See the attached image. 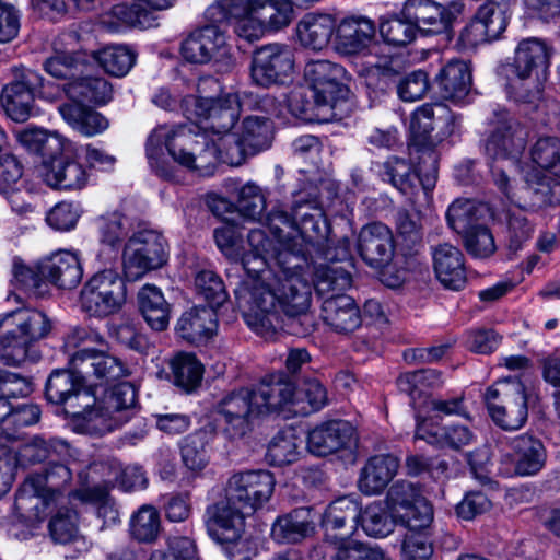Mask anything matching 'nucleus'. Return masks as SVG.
<instances>
[{"mask_svg": "<svg viewBox=\"0 0 560 560\" xmlns=\"http://www.w3.org/2000/svg\"><path fill=\"white\" fill-rule=\"evenodd\" d=\"M234 293L246 324L265 339L279 331L306 336L314 330V316L308 312L312 285L306 276L247 279Z\"/></svg>", "mask_w": 560, "mask_h": 560, "instance_id": "1", "label": "nucleus"}, {"mask_svg": "<svg viewBox=\"0 0 560 560\" xmlns=\"http://www.w3.org/2000/svg\"><path fill=\"white\" fill-rule=\"evenodd\" d=\"M45 394L48 401L67 405V411L96 434L120 428L135 416L137 409V390L132 384L119 383L97 398L82 376L70 366L69 370L51 372Z\"/></svg>", "mask_w": 560, "mask_h": 560, "instance_id": "2", "label": "nucleus"}, {"mask_svg": "<svg viewBox=\"0 0 560 560\" xmlns=\"http://www.w3.org/2000/svg\"><path fill=\"white\" fill-rule=\"evenodd\" d=\"M273 489L275 478L267 470L234 474L226 483L225 500L208 508L207 525L221 539H234L244 526L245 516L262 506Z\"/></svg>", "mask_w": 560, "mask_h": 560, "instance_id": "3", "label": "nucleus"}, {"mask_svg": "<svg viewBox=\"0 0 560 560\" xmlns=\"http://www.w3.org/2000/svg\"><path fill=\"white\" fill-rule=\"evenodd\" d=\"M208 90H219V83L212 77L201 78L198 81V95L186 96L183 100V107L189 118L203 119L202 129L210 130L214 136L230 132L243 108L257 109L267 114L276 109V101L269 95L229 93L214 98L208 94Z\"/></svg>", "mask_w": 560, "mask_h": 560, "instance_id": "4", "label": "nucleus"}, {"mask_svg": "<svg viewBox=\"0 0 560 560\" xmlns=\"http://www.w3.org/2000/svg\"><path fill=\"white\" fill-rule=\"evenodd\" d=\"M196 124L176 126L166 131L164 128L155 129L148 138L147 155L151 167L164 178L172 174L159 160L161 143L164 140L170 155L175 162L189 170L208 173L217 164L218 150L210 145V139L200 132Z\"/></svg>", "mask_w": 560, "mask_h": 560, "instance_id": "5", "label": "nucleus"}, {"mask_svg": "<svg viewBox=\"0 0 560 560\" xmlns=\"http://www.w3.org/2000/svg\"><path fill=\"white\" fill-rule=\"evenodd\" d=\"M454 121V115L442 103L424 104L412 114L410 149L419 154L421 180L425 191L433 189L438 180L439 156L434 147L440 138L433 137L432 131L440 127L443 135L452 133Z\"/></svg>", "mask_w": 560, "mask_h": 560, "instance_id": "6", "label": "nucleus"}, {"mask_svg": "<svg viewBox=\"0 0 560 560\" xmlns=\"http://www.w3.org/2000/svg\"><path fill=\"white\" fill-rule=\"evenodd\" d=\"M51 323L42 311L19 307L0 315V360L20 365L27 357L30 346L45 338Z\"/></svg>", "mask_w": 560, "mask_h": 560, "instance_id": "7", "label": "nucleus"}, {"mask_svg": "<svg viewBox=\"0 0 560 560\" xmlns=\"http://www.w3.org/2000/svg\"><path fill=\"white\" fill-rule=\"evenodd\" d=\"M492 182L509 201L522 208L537 210L560 203V178L544 171L527 172L525 185L518 188L510 170L492 166Z\"/></svg>", "mask_w": 560, "mask_h": 560, "instance_id": "8", "label": "nucleus"}, {"mask_svg": "<svg viewBox=\"0 0 560 560\" xmlns=\"http://www.w3.org/2000/svg\"><path fill=\"white\" fill-rule=\"evenodd\" d=\"M526 145V133L520 122L506 110H497L489 122L488 136L485 140V153L493 161L490 165L516 171V161Z\"/></svg>", "mask_w": 560, "mask_h": 560, "instance_id": "9", "label": "nucleus"}, {"mask_svg": "<svg viewBox=\"0 0 560 560\" xmlns=\"http://www.w3.org/2000/svg\"><path fill=\"white\" fill-rule=\"evenodd\" d=\"M483 399L493 422L503 430L521 429L528 417L525 385L518 378H504L489 386Z\"/></svg>", "mask_w": 560, "mask_h": 560, "instance_id": "10", "label": "nucleus"}, {"mask_svg": "<svg viewBox=\"0 0 560 560\" xmlns=\"http://www.w3.org/2000/svg\"><path fill=\"white\" fill-rule=\"evenodd\" d=\"M293 212L298 221L296 240L313 247L325 260L349 257L346 244L334 248L329 245V225L317 199L299 197L293 202Z\"/></svg>", "mask_w": 560, "mask_h": 560, "instance_id": "11", "label": "nucleus"}, {"mask_svg": "<svg viewBox=\"0 0 560 560\" xmlns=\"http://www.w3.org/2000/svg\"><path fill=\"white\" fill-rule=\"evenodd\" d=\"M166 260V240L155 230L137 231L125 244L122 266L129 280H137L149 271L161 268Z\"/></svg>", "mask_w": 560, "mask_h": 560, "instance_id": "12", "label": "nucleus"}, {"mask_svg": "<svg viewBox=\"0 0 560 560\" xmlns=\"http://www.w3.org/2000/svg\"><path fill=\"white\" fill-rule=\"evenodd\" d=\"M126 284L120 275L112 269L95 273L82 288L80 305L93 317H107L117 313L126 302Z\"/></svg>", "mask_w": 560, "mask_h": 560, "instance_id": "13", "label": "nucleus"}, {"mask_svg": "<svg viewBox=\"0 0 560 560\" xmlns=\"http://www.w3.org/2000/svg\"><path fill=\"white\" fill-rule=\"evenodd\" d=\"M213 413L223 422V431L230 439L245 436L260 417L252 388L247 387L224 394L214 404Z\"/></svg>", "mask_w": 560, "mask_h": 560, "instance_id": "14", "label": "nucleus"}, {"mask_svg": "<svg viewBox=\"0 0 560 560\" xmlns=\"http://www.w3.org/2000/svg\"><path fill=\"white\" fill-rule=\"evenodd\" d=\"M43 77L28 68L13 70V79L3 86L2 106L14 121H26L35 113V94L43 86Z\"/></svg>", "mask_w": 560, "mask_h": 560, "instance_id": "15", "label": "nucleus"}, {"mask_svg": "<svg viewBox=\"0 0 560 560\" xmlns=\"http://www.w3.org/2000/svg\"><path fill=\"white\" fill-rule=\"evenodd\" d=\"M462 1L442 5L432 0H407L401 15L410 21L417 32L441 34L450 30L453 22L464 12Z\"/></svg>", "mask_w": 560, "mask_h": 560, "instance_id": "16", "label": "nucleus"}, {"mask_svg": "<svg viewBox=\"0 0 560 560\" xmlns=\"http://www.w3.org/2000/svg\"><path fill=\"white\" fill-rule=\"evenodd\" d=\"M71 368L82 376L90 388L92 385H108L130 374L126 363L103 347L94 352L83 350L74 354L71 359Z\"/></svg>", "mask_w": 560, "mask_h": 560, "instance_id": "17", "label": "nucleus"}, {"mask_svg": "<svg viewBox=\"0 0 560 560\" xmlns=\"http://www.w3.org/2000/svg\"><path fill=\"white\" fill-rule=\"evenodd\" d=\"M553 49L545 40L537 37H529L521 40L514 51L513 61L503 66L510 84L525 81L532 77L538 80L545 77L550 66Z\"/></svg>", "mask_w": 560, "mask_h": 560, "instance_id": "18", "label": "nucleus"}, {"mask_svg": "<svg viewBox=\"0 0 560 560\" xmlns=\"http://www.w3.org/2000/svg\"><path fill=\"white\" fill-rule=\"evenodd\" d=\"M292 50L280 44H269L257 49L253 56L250 77L255 84L268 88L283 83L293 72Z\"/></svg>", "mask_w": 560, "mask_h": 560, "instance_id": "19", "label": "nucleus"}, {"mask_svg": "<svg viewBox=\"0 0 560 560\" xmlns=\"http://www.w3.org/2000/svg\"><path fill=\"white\" fill-rule=\"evenodd\" d=\"M42 176L48 186L63 190H80L89 180L85 167L74 159L72 144L68 141L62 153L45 160Z\"/></svg>", "mask_w": 560, "mask_h": 560, "instance_id": "20", "label": "nucleus"}, {"mask_svg": "<svg viewBox=\"0 0 560 560\" xmlns=\"http://www.w3.org/2000/svg\"><path fill=\"white\" fill-rule=\"evenodd\" d=\"M360 508L349 498H339L325 511L323 527L324 541L320 545H340L352 541L351 536L358 528Z\"/></svg>", "mask_w": 560, "mask_h": 560, "instance_id": "21", "label": "nucleus"}, {"mask_svg": "<svg viewBox=\"0 0 560 560\" xmlns=\"http://www.w3.org/2000/svg\"><path fill=\"white\" fill-rule=\"evenodd\" d=\"M304 75L310 83L312 97L320 105H332L343 94L341 82L345 69L328 60H311L306 63Z\"/></svg>", "mask_w": 560, "mask_h": 560, "instance_id": "22", "label": "nucleus"}, {"mask_svg": "<svg viewBox=\"0 0 560 560\" xmlns=\"http://www.w3.org/2000/svg\"><path fill=\"white\" fill-rule=\"evenodd\" d=\"M358 249L361 258L370 267L376 269L387 267L395 253L392 230L381 222L364 225L359 233Z\"/></svg>", "mask_w": 560, "mask_h": 560, "instance_id": "23", "label": "nucleus"}, {"mask_svg": "<svg viewBox=\"0 0 560 560\" xmlns=\"http://www.w3.org/2000/svg\"><path fill=\"white\" fill-rule=\"evenodd\" d=\"M260 417L288 409L299 402L295 385L284 375H270L252 388Z\"/></svg>", "mask_w": 560, "mask_h": 560, "instance_id": "24", "label": "nucleus"}, {"mask_svg": "<svg viewBox=\"0 0 560 560\" xmlns=\"http://www.w3.org/2000/svg\"><path fill=\"white\" fill-rule=\"evenodd\" d=\"M324 323L336 334L351 335L362 326V315L353 298L331 294L322 304Z\"/></svg>", "mask_w": 560, "mask_h": 560, "instance_id": "25", "label": "nucleus"}, {"mask_svg": "<svg viewBox=\"0 0 560 560\" xmlns=\"http://www.w3.org/2000/svg\"><path fill=\"white\" fill-rule=\"evenodd\" d=\"M354 428L345 420H330L316 425L308 432L310 452L326 456L339 452L352 443Z\"/></svg>", "mask_w": 560, "mask_h": 560, "instance_id": "26", "label": "nucleus"}, {"mask_svg": "<svg viewBox=\"0 0 560 560\" xmlns=\"http://www.w3.org/2000/svg\"><path fill=\"white\" fill-rule=\"evenodd\" d=\"M419 154H417V171L412 165L400 158L390 156L383 164L380 175L383 180L388 182L401 194L408 196L413 202L417 201L419 194L422 192L425 201L430 198L432 189L425 191L420 174Z\"/></svg>", "mask_w": 560, "mask_h": 560, "instance_id": "27", "label": "nucleus"}, {"mask_svg": "<svg viewBox=\"0 0 560 560\" xmlns=\"http://www.w3.org/2000/svg\"><path fill=\"white\" fill-rule=\"evenodd\" d=\"M38 479L27 477L19 488L14 500V512L21 522L33 526L43 522L55 501L36 483Z\"/></svg>", "mask_w": 560, "mask_h": 560, "instance_id": "28", "label": "nucleus"}, {"mask_svg": "<svg viewBox=\"0 0 560 560\" xmlns=\"http://www.w3.org/2000/svg\"><path fill=\"white\" fill-rule=\"evenodd\" d=\"M433 269L438 280L450 290L459 291L466 284L464 255L448 243L432 247Z\"/></svg>", "mask_w": 560, "mask_h": 560, "instance_id": "29", "label": "nucleus"}, {"mask_svg": "<svg viewBox=\"0 0 560 560\" xmlns=\"http://www.w3.org/2000/svg\"><path fill=\"white\" fill-rule=\"evenodd\" d=\"M375 34L374 23L364 16H348L336 24L334 44L343 55H354L365 49Z\"/></svg>", "mask_w": 560, "mask_h": 560, "instance_id": "30", "label": "nucleus"}, {"mask_svg": "<svg viewBox=\"0 0 560 560\" xmlns=\"http://www.w3.org/2000/svg\"><path fill=\"white\" fill-rule=\"evenodd\" d=\"M40 275L59 289L75 288L83 276L75 254L60 250L39 262Z\"/></svg>", "mask_w": 560, "mask_h": 560, "instance_id": "31", "label": "nucleus"}, {"mask_svg": "<svg viewBox=\"0 0 560 560\" xmlns=\"http://www.w3.org/2000/svg\"><path fill=\"white\" fill-rule=\"evenodd\" d=\"M225 45L224 34L215 25L195 30L182 43V56L191 63L209 62Z\"/></svg>", "mask_w": 560, "mask_h": 560, "instance_id": "32", "label": "nucleus"}, {"mask_svg": "<svg viewBox=\"0 0 560 560\" xmlns=\"http://www.w3.org/2000/svg\"><path fill=\"white\" fill-rule=\"evenodd\" d=\"M398 467V458L394 455L380 454L370 457L361 469L359 489L368 495L381 493L392 481Z\"/></svg>", "mask_w": 560, "mask_h": 560, "instance_id": "33", "label": "nucleus"}, {"mask_svg": "<svg viewBox=\"0 0 560 560\" xmlns=\"http://www.w3.org/2000/svg\"><path fill=\"white\" fill-rule=\"evenodd\" d=\"M71 456L72 448L66 441L35 435L20 447L15 462L23 466H32L45 462L52 463L55 459H67Z\"/></svg>", "mask_w": 560, "mask_h": 560, "instance_id": "34", "label": "nucleus"}, {"mask_svg": "<svg viewBox=\"0 0 560 560\" xmlns=\"http://www.w3.org/2000/svg\"><path fill=\"white\" fill-rule=\"evenodd\" d=\"M310 508H299L278 516L271 527V537L279 544H295L314 533Z\"/></svg>", "mask_w": 560, "mask_h": 560, "instance_id": "35", "label": "nucleus"}, {"mask_svg": "<svg viewBox=\"0 0 560 560\" xmlns=\"http://www.w3.org/2000/svg\"><path fill=\"white\" fill-rule=\"evenodd\" d=\"M415 436L432 445L450 446L455 450L469 445L474 440V433L466 425L441 428L434 424L432 419L420 420L419 416Z\"/></svg>", "mask_w": 560, "mask_h": 560, "instance_id": "36", "label": "nucleus"}, {"mask_svg": "<svg viewBox=\"0 0 560 560\" xmlns=\"http://www.w3.org/2000/svg\"><path fill=\"white\" fill-rule=\"evenodd\" d=\"M217 327L218 319L213 308L195 306L179 317L176 331L182 339L197 343L212 337Z\"/></svg>", "mask_w": 560, "mask_h": 560, "instance_id": "37", "label": "nucleus"}, {"mask_svg": "<svg viewBox=\"0 0 560 560\" xmlns=\"http://www.w3.org/2000/svg\"><path fill=\"white\" fill-rule=\"evenodd\" d=\"M307 246L299 240L279 243L273 256V269L266 270L259 278L270 275H272L271 278L306 276L304 272L308 267L306 254L310 253Z\"/></svg>", "mask_w": 560, "mask_h": 560, "instance_id": "38", "label": "nucleus"}, {"mask_svg": "<svg viewBox=\"0 0 560 560\" xmlns=\"http://www.w3.org/2000/svg\"><path fill=\"white\" fill-rule=\"evenodd\" d=\"M312 560H387L382 548L358 540L340 545H318L310 553Z\"/></svg>", "mask_w": 560, "mask_h": 560, "instance_id": "39", "label": "nucleus"}, {"mask_svg": "<svg viewBox=\"0 0 560 560\" xmlns=\"http://www.w3.org/2000/svg\"><path fill=\"white\" fill-rule=\"evenodd\" d=\"M436 82L443 98L462 102L471 89L470 67L463 60H452L441 69Z\"/></svg>", "mask_w": 560, "mask_h": 560, "instance_id": "40", "label": "nucleus"}, {"mask_svg": "<svg viewBox=\"0 0 560 560\" xmlns=\"http://www.w3.org/2000/svg\"><path fill=\"white\" fill-rule=\"evenodd\" d=\"M442 385V373L433 369L407 372L397 378L399 390L410 397L415 409L424 406L430 400L429 392Z\"/></svg>", "mask_w": 560, "mask_h": 560, "instance_id": "41", "label": "nucleus"}, {"mask_svg": "<svg viewBox=\"0 0 560 560\" xmlns=\"http://www.w3.org/2000/svg\"><path fill=\"white\" fill-rule=\"evenodd\" d=\"M336 21L330 14H306L296 26L300 43L313 50L325 48L336 35Z\"/></svg>", "mask_w": 560, "mask_h": 560, "instance_id": "42", "label": "nucleus"}, {"mask_svg": "<svg viewBox=\"0 0 560 560\" xmlns=\"http://www.w3.org/2000/svg\"><path fill=\"white\" fill-rule=\"evenodd\" d=\"M514 453L515 470L521 476H532L541 470L546 463V450L540 440L522 434L511 442Z\"/></svg>", "mask_w": 560, "mask_h": 560, "instance_id": "43", "label": "nucleus"}, {"mask_svg": "<svg viewBox=\"0 0 560 560\" xmlns=\"http://www.w3.org/2000/svg\"><path fill=\"white\" fill-rule=\"evenodd\" d=\"M58 110L68 125L86 137L103 132L109 125L105 116L80 102L63 103Z\"/></svg>", "mask_w": 560, "mask_h": 560, "instance_id": "44", "label": "nucleus"}, {"mask_svg": "<svg viewBox=\"0 0 560 560\" xmlns=\"http://www.w3.org/2000/svg\"><path fill=\"white\" fill-rule=\"evenodd\" d=\"M138 304L143 318L152 329L162 331L167 327L171 308L158 287L144 284L138 292Z\"/></svg>", "mask_w": 560, "mask_h": 560, "instance_id": "45", "label": "nucleus"}, {"mask_svg": "<svg viewBox=\"0 0 560 560\" xmlns=\"http://www.w3.org/2000/svg\"><path fill=\"white\" fill-rule=\"evenodd\" d=\"M65 94L72 102L89 101L98 105L108 103L113 97V86L101 77H78L62 86Z\"/></svg>", "mask_w": 560, "mask_h": 560, "instance_id": "46", "label": "nucleus"}, {"mask_svg": "<svg viewBox=\"0 0 560 560\" xmlns=\"http://www.w3.org/2000/svg\"><path fill=\"white\" fill-rule=\"evenodd\" d=\"M248 249L242 254L241 268L247 272L248 279L259 278L266 272L271 241L262 230H250L247 235Z\"/></svg>", "mask_w": 560, "mask_h": 560, "instance_id": "47", "label": "nucleus"}, {"mask_svg": "<svg viewBox=\"0 0 560 560\" xmlns=\"http://www.w3.org/2000/svg\"><path fill=\"white\" fill-rule=\"evenodd\" d=\"M20 144L27 151L38 154L45 160L62 153L67 142L57 133H50L42 128H24L15 132Z\"/></svg>", "mask_w": 560, "mask_h": 560, "instance_id": "48", "label": "nucleus"}, {"mask_svg": "<svg viewBox=\"0 0 560 560\" xmlns=\"http://www.w3.org/2000/svg\"><path fill=\"white\" fill-rule=\"evenodd\" d=\"M168 365L173 383L186 393L195 390L200 385L203 366L195 354L179 352L170 360Z\"/></svg>", "mask_w": 560, "mask_h": 560, "instance_id": "49", "label": "nucleus"}, {"mask_svg": "<svg viewBox=\"0 0 560 560\" xmlns=\"http://www.w3.org/2000/svg\"><path fill=\"white\" fill-rule=\"evenodd\" d=\"M159 511L150 504L140 506L130 517L129 535L140 544H153L161 534Z\"/></svg>", "mask_w": 560, "mask_h": 560, "instance_id": "50", "label": "nucleus"}, {"mask_svg": "<svg viewBox=\"0 0 560 560\" xmlns=\"http://www.w3.org/2000/svg\"><path fill=\"white\" fill-rule=\"evenodd\" d=\"M238 133L249 148L250 155H254L270 147L273 138L272 121L265 116H247L243 119Z\"/></svg>", "mask_w": 560, "mask_h": 560, "instance_id": "51", "label": "nucleus"}, {"mask_svg": "<svg viewBox=\"0 0 560 560\" xmlns=\"http://www.w3.org/2000/svg\"><path fill=\"white\" fill-rule=\"evenodd\" d=\"M343 259L328 260L329 262L318 264L314 267V288L319 295L343 291L351 285V275L336 261Z\"/></svg>", "mask_w": 560, "mask_h": 560, "instance_id": "52", "label": "nucleus"}, {"mask_svg": "<svg viewBox=\"0 0 560 560\" xmlns=\"http://www.w3.org/2000/svg\"><path fill=\"white\" fill-rule=\"evenodd\" d=\"M91 56L106 73L118 78L126 75L136 61L135 52L122 45L107 46Z\"/></svg>", "mask_w": 560, "mask_h": 560, "instance_id": "53", "label": "nucleus"}, {"mask_svg": "<svg viewBox=\"0 0 560 560\" xmlns=\"http://www.w3.org/2000/svg\"><path fill=\"white\" fill-rule=\"evenodd\" d=\"M301 443L294 430L280 431L269 442L266 458L273 466L292 464L299 458Z\"/></svg>", "mask_w": 560, "mask_h": 560, "instance_id": "54", "label": "nucleus"}, {"mask_svg": "<svg viewBox=\"0 0 560 560\" xmlns=\"http://www.w3.org/2000/svg\"><path fill=\"white\" fill-rule=\"evenodd\" d=\"M212 433L205 429L187 435L180 444V455L184 465L192 470L203 469L208 462V445Z\"/></svg>", "mask_w": 560, "mask_h": 560, "instance_id": "55", "label": "nucleus"}, {"mask_svg": "<svg viewBox=\"0 0 560 560\" xmlns=\"http://www.w3.org/2000/svg\"><path fill=\"white\" fill-rule=\"evenodd\" d=\"M359 521L368 536L380 538L390 534L394 529V520L384 502H373L360 511Z\"/></svg>", "mask_w": 560, "mask_h": 560, "instance_id": "56", "label": "nucleus"}, {"mask_svg": "<svg viewBox=\"0 0 560 560\" xmlns=\"http://www.w3.org/2000/svg\"><path fill=\"white\" fill-rule=\"evenodd\" d=\"M101 243L118 247L130 230L129 219L120 211L106 212L96 220Z\"/></svg>", "mask_w": 560, "mask_h": 560, "instance_id": "57", "label": "nucleus"}, {"mask_svg": "<svg viewBox=\"0 0 560 560\" xmlns=\"http://www.w3.org/2000/svg\"><path fill=\"white\" fill-rule=\"evenodd\" d=\"M66 459H55L48 463L43 474H32L30 478L38 479V483L55 502L60 491L69 485L72 479L71 468L63 463Z\"/></svg>", "mask_w": 560, "mask_h": 560, "instance_id": "58", "label": "nucleus"}, {"mask_svg": "<svg viewBox=\"0 0 560 560\" xmlns=\"http://www.w3.org/2000/svg\"><path fill=\"white\" fill-rule=\"evenodd\" d=\"M533 162L552 176L560 178V139L557 137L539 138L530 150Z\"/></svg>", "mask_w": 560, "mask_h": 560, "instance_id": "59", "label": "nucleus"}, {"mask_svg": "<svg viewBox=\"0 0 560 560\" xmlns=\"http://www.w3.org/2000/svg\"><path fill=\"white\" fill-rule=\"evenodd\" d=\"M210 145L218 150L217 163L222 162L231 166L241 165L250 155L249 148L245 145L238 132H228L210 139Z\"/></svg>", "mask_w": 560, "mask_h": 560, "instance_id": "60", "label": "nucleus"}, {"mask_svg": "<svg viewBox=\"0 0 560 560\" xmlns=\"http://www.w3.org/2000/svg\"><path fill=\"white\" fill-rule=\"evenodd\" d=\"M105 338L94 329L88 327H73L66 335L63 340V352L68 355V365L71 368V359L74 354L86 350L94 352L97 348L94 346L104 347Z\"/></svg>", "mask_w": 560, "mask_h": 560, "instance_id": "61", "label": "nucleus"}, {"mask_svg": "<svg viewBox=\"0 0 560 560\" xmlns=\"http://www.w3.org/2000/svg\"><path fill=\"white\" fill-rule=\"evenodd\" d=\"M446 219L450 228L463 235L478 224V208L470 199H457L447 209Z\"/></svg>", "mask_w": 560, "mask_h": 560, "instance_id": "62", "label": "nucleus"}, {"mask_svg": "<svg viewBox=\"0 0 560 560\" xmlns=\"http://www.w3.org/2000/svg\"><path fill=\"white\" fill-rule=\"evenodd\" d=\"M40 409L37 405L25 404L12 409L10 407L2 438L15 440L22 429L36 424L40 419Z\"/></svg>", "mask_w": 560, "mask_h": 560, "instance_id": "63", "label": "nucleus"}, {"mask_svg": "<svg viewBox=\"0 0 560 560\" xmlns=\"http://www.w3.org/2000/svg\"><path fill=\"white\" fill-rule=\"evenodd\" d=\"M195 284L198 293L215 310L228 300V293L222 279L211 270H201L197 273Z\"/></svg>", "mask_w": 560, "mask_h": 560, "instance_id": "64", "label": "nucleus"}]
</instances>
